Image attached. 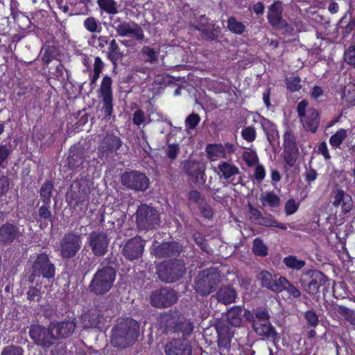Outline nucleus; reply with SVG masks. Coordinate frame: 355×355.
Here are the masks:
<instances>
[{
    "label": "nucleus",
    "instance_id": "nucleus-64",
    "mask_svg": "<svg viewBox=\"0 0 355 355\" xmlns=\"http://www.w3.org/2000/svg\"><path fill=\"white\" fill-rule=\"evenodd\" d=\"M179 152L180 147L178 144H171L168 145L166 155L170 159H175L178 155Z\"/></svg>",
    "mask_w": 355,
    "mask_h": 355
},
{
    "label": "nucleus",
    "instance_id": "nucleus-28",
    "mask_svg": "<svg viewBox=\"0 0 355 355\" xmlns=\"http://www.w3.org/2000/svg\"><path fill=\"white\" fill-rule=\"evenodd\" d=\"M19 236V228L11 223H6L0 226V244H11Z\"/></svg>",
    "mask_w": 355,
    "mask_h": 355
},
{
    "label": "nucleus",
    "instance_id": "nucleus-58",
    "mask_svg": "<svg viewBox=\"0 0 355 355\" xmlns=\"http://www.w3.org/2000/svg\"><path fill=\"white\" fill-rule=\"evenodd\" d=\"M241 137L248 142H252L256 139L257 132L254 126L245 127L241 130Z\"/></svg>",
    "mask_w": 355,
    "mask_h": 355
},
{
    "label": "nucleus",
    "instance_id": "nucleus-45",
    "mask_svg": "<svg viewBox=\"0 0 355 355\" xmlns=\"http://www.w3.org/2000/svg\"><path fill=\"white\" fill-rule=\"evenodd\" d=\"M227 28L230 32L236 35H242L245 31V26L236 20L235 17H230L227 19Z\"/></svg>",
    "mask_w": 355,
    "mask_h": 355
},
{
    "label": "nucleus",
    "instance_id": "nucleus-59",
    "mask_svg": "<svg viewBox=\"0 0 355 355\" xmlns=\"http://www.w3.org/2000/svg\"><path fill=\"white\" fill-rule=\"evenodd\" d=\"M1 355H24V350L21 346L10 345L3 348Z\"/></svg>",
    "mask_w": 355,
    "mask_h": 355
},
{
    "label": "nucleus",
    "instance_id": "nucleus-11",
    "mask_svg": "<svg viewBox=\"0 0 355 355\" xmlns=\"http://www.w3.org/2000/svg\"><path fill=\"white\" fill-rule=\"evenodd\" d=\"M186 268L182 260L172 261L159 266V278L165 282H174L180 279L184 274Z\"/></svg>",
    "mask_w": 355,
    "mask_h": 355
},
{
    "label": "nucleus",
    "instance_id": "nucleus-27",
    "mask_svg": "<svg viewBox=\"0 0 355 355\" xmlns=\"http://www.w3.org/2000/svg\"><path fill=\"white\" fill-rule=\"evenodd\" d=\"M55 340L66 338L71 336L76 329L73 321L65 320L62 322L50 323Z\"/></svg>",
    "mask_w": 355,
    "mask_h": 355
},
{
    "label": "nucleus",
    "instance_id": "nucleus-10",
    "mask_svg": "<svg viewBox=\"0 0 355 355\" xmlns=\"http://www.w3.org/2000/svg\"><path fill=\"white\" fill-rule=\"evenodd\" d=\"M300 282L304 288H329L331 285L334 286L333 281L320 270L315 269L304 272L300 277Z\"/></svg>",
    "mask_w": 355,
    "mask_h": 355
},
{
    "label": "nucleus",
    "instance_id": "nucleus-7",
    "mask_svg": "<svg viewBox=\"0 0 355 355\" xmlns=\"http://www.w3.org/2000/svg\"><path fill=\"white\" fill-rule=\"evenodd\" d=\"M53 334L50 324L48 327L40 324H32L28 331L33 342L45 351L56 343Z\"/></svg>",
    "mask_w": 355,
    "mask_h": 355
},
{
    "label": "nucleus",
    "instance_id": "nucleus-49",
    "mask_svg": "<svg viewBox=\"0 0 355 355\" xmlns=\"http://www.w3.org/2000/svg\"><path fill=\"white\" fill-rule=\"evenodd\" d=\"M85 28L90 33H101L102 26L98 20L94 17H87L83 23Z\"/></svg>",
    "mask_w": 355,
    "mask_h": 355
},
{
    "label": "nucleus",
    "instance_id": "nucleus-17",
    "mask_svg": "<svg viewBox=\"0 0 355 355\" xmlns=\"http://www.w3.org/2000/svg\"><path fill=\"white\" fill-rule=\"evenodd\" d=\"M121 138L112 132H107L98 146V157L107 159L114 153H116L122 146Z\"/></svg>",
    "mask_w": 355,
    "mask_h": 355
},
{
    "label": "nucleus",
    "instance_id": "nucleus-29",
    "mask_svg": "<svg viewBox=\"0 0 355 355\" xmlns=\"http://www.w3.org/2000/svg\"><path fill=\"white\" fill-rule=\"evenodd\" d=\"M253 329L257 334L267 338H272L274 342L279 340V336L275 327L269 322L254 323Z\"/></svg>",
    "mask_w": 355,
    "mask_h": 355
},
{
    "label": "nucleus",
    "instance_id": "nucleus-30",
    "mask_svg": "<svg viewBox=\"0 0 355 355\" xmlns=\"http://www.w3.org/2000/svg\"><path fill=\"white\" fill-rule=\"evenodd\" d=\"M83 154V149L77 146H72L69 149L67 157L69 168L75 170L81 166L85 162Z\"/></svg>",
    "mask_w": 355,
    "mask_h": 355
},
{
    "label": "nucleus",
    "instance_id": "nucleus-34",
    "mask_svg": "<svg viewBox=\"0 0 355 355\" xmlns=\"http://www.w3.org/2000/svg\"><path fill=\"white\" fill-rule=\"evenodd\" d=\"M218 346L219 348H229L230 347L231 337L228 328L225 325H217Z\"/></svg>",
    "mask_w": 355,
    "mask_h": 355
},
{
    "label": "nucleus",
    "instance_id": "nucleus-50",
    "mask_svg": "<svg viewBox=\"0 0 355 355\" xmlns=\"http://www.w3.org/2000/svg\"><path fill=\"white\" fill-rule=\"evenodd\" d=\"M263 205L270 207H277L279 205L280 199L273 191H267L261 198Z\"/></svg>",
    "mask_w": 355,
    "mask_h": 355
},
{
    "label": "nucleus",
    "instance_id": "nucleus-22",
    "mask_svg": "<svg viewBox=\"0 0 355 355\" xmlns=\"http://www.w3.org/2000/svg\"><path fill=\"white\" fill-rule=\"evenodd\" d=\"M182 250V246L178 242H163L154 249V254L157 259H172L175 261Z\"/></svg>",
    "mask_w": 355,
    "mask_h": 355
},
{
    "label": "nucleus",
    "instance_id": "nucleus-13",
    "mask_svg": "<svg viewBox=\"0 0 355 355\" xmlns=\"http://www.w3.org/2000/svg\"><path fill=\"white\" fill-rule=\"evenodd\" d=\"M82 239L80 234L73 232L66 233L60 241V252L63 259L74 257L80 250Z\"/></svg>",
    "mask_w": 355,
    "mask_h": 355
},
{
    "label": "nucleus",
    "instance_id": "nucleus-5",
    "mask_svg": "<svg viewBox=\"0 0 355 355\" xmlns=\"http://www.w3.org/2000/svg\"><path fill=\"white\" fill-rule=\"evenodd\" d=\"M308 104V101L305 99L297 103V116L306 131L315 133L320 125V114L317 109L313 107L308 108L306 110Z\"/></svg>",
    "mask_w": 355,
    "mask_h": 355
},
{
    "label": "nucleus",
    "instance_id": "nucleus-46",
    "mask_svg": "<svg viewBox=\"0 0 355 355\" xmlns=\"http://www.w3.org/2000/svg\"><path fill=\"white\" fill-rule=\"evenodd\" d=\"M257 225L265 227H278L283 230H286L288 228L286 224L278 222L277 220L274 219L271 216H262L259 221H257Z\"/></svg>",
    "mask_w": 355,
    "mask_h": 355
},
{
    "label": "nucleus",
    "instance_id": "nucleus-23",
    "mask_svg": "<svg viewBox=\"0 0 355 355\" xmlns=\"http://www.w3.org/2000/svg\"><path fill=\"white\" fill-rule=\"evenodd\" d=\"M166 355H191L192 348L187 340L174 339L168 343L164 347Z\"/></svg>",
    "mask_w": 355,
    "mask_h": 355
},
{
    "label": "nucleus",
    "instance_id": "nucleus-51",
    "mask_svg": "<svg viewBox=\"0 0 355 355\" xmlns=\"http://www.w3.org/2000/svg\"><path fill=\"white\" fill-rule=\"evenodd\" d=\"M141 54L145 62L155 63L157 61L159 53L148 46H144L141 50Z\"/></svg>",
    "mask_w": 355,
    "mask_h": 355
},
{
    "label": "nucleus",
    "instance_id": "nucleus-20",
    "mask_svg": "<svg viewBox=\"0 0 355 355\" xmlns=\"http://www.w3.org/2000/svg\"><path fill=\"white\" fill-rule=\"evenodd\" d=\"M257 279L261 282V286L265 288H295L284 277L272 276L268 271L263 270L257 275Z\"/></svg>",
    "mask_w": 355,
    "mask_h": 355
},
{
    "label": "nucleus",
    "instance_id": "nucleus-18",
    "mask_svg": "<svg viewBox=\"0 0 355 355\" xmlns=\"http://www.w3.org/2000/svg\"><path fill=\"white\" fill-rule=\"evenodd\" d=\"M89 246L96 257H103L108 250L110 239L107 234L103 231H93L88 237Z\"/></svg>",
    "mask_w": 355,
    "mask_h": 355
},
{
    "label": "nucleus",
    "instance_id": "nucleus-42",
    "mask_svg": "<svg viewBox=\"0 0 355 355\" xmlns=\"http://www.w3.org/2000/svg\"><path fill=\"white\" fill-rule=\"evenodd\" d=\"M216 297L218 302L224 304H229L234 302L236 297L235 290H218Z\"/></svg>",
    "mask_w": 355,
    "mask_h": 355
},
{
    "label": "nucleus",
    "instance_id": "nucleus-55",
    "mask_svg": "<svg viewBox=\"0 0 355 355\" xmlns=\"http://www.w3.org/2000/svg\"><path fill=\"white\" fill-rule=\"evenodd\" d=\"M338 313L343 315L352 325L355 327V311L344 306H340Z\"/></svg>",
    "mask_w": 355,
    "mask_h": 355
},
{
    "label": "nucleus",
    "instance_id": "nucleus-12",
    "mask_svg": "<svg viewBox=\"0 0 355 355\" xmlns=\"http://www.w3.org/2000/svg\"><path fill=\"white\" fill-rule=\"evenodd\" d=\"M121 182L126 188L137 191H144L149 186L147 176L135 170L123 173L121 175Z\"/></svg>",
    "mask_w": 355,
    "mask_h": 355
},
{
    "label": "nucleus",
    "instance_id": "nucleus-63",
    "mask_svg": "<svg viewBox=\"0 0 355 355\" xmlns=\"http://www.w3.org/2000/svg\"><path fill=\"white\" fill-rule=\"evenodd\" d=\"M243 159L249 166L254 165L258 162V157L254 152L245 151L243 154Z\"/></svg>",
    "mask_w": 355,
    "mask_h": 355
},
{
    "label": "nucleus",
    "instance_id": "nucleus-14",
    "mask_svg": "<svg viewBox=\"0 0 355 355\" xmlns=\"http://www.w3.org/2000/svg\"><path fill=\"white\" fill-rule=\"evenodd\" d=\"M283 138L284 159L286 165L292 167L295 164L299 155L296 137L292 130L288 129L285 131Z\"/></svg>",
    "mask_w": 355,
    "mask_h": 355
},
{
    "label": "nucleus",
    "instance_id": "nucleus-60",
    "mask_svg": "<svg viewBox=\"0 0 355 355\" xmlns=\"http://www.w3.org/2000/svg\"><path fill=\"white\" fill-rule=\"evenodd\" d=\"M323 96H324L323 88L319 85H314L311 89L310 97L318 103H322L325 101L322 98Z\"/></svg>",
    "mask_w": 355,
    "mask_h": 355
},
{
    "label": "nucleus",
    "instance_id": "nucleus-57",
    "mask_svg": "<svg viewBox=\"0 0 355 355\" xmlns=\"http://www.w3.org/2000/svg\"><path fill=\"white\" fill-rule=\"evenodd\" d=\"M345 62L355 69V44L350 45L345 50L343 55Z\"/></svg>",
    "mask_w": 355,
    "mask_h": 355
},
{
    "label": "nucleus",
    "instance_id": "nucleus-40",
    "mask_svg": "<svg viewBox=\"0 0 355 355\" xmlns=\"http://www.w3.org/2000/svg\"><path fill=\"white\" fill-rule=\"evenodd\" d=\"M107 57L114 65L116 64V62L122 57L119 46L114 39H112L109 43Z\"/></svg>",
    "mask_w": 355,
    "mask_h": 355
},
{
    "label": "nucleus",
    "instance_id": "nucleus-33",
    "mask_svg": "<svg viewBox=\"0 0 355 355\" xmlns=\"http://www.w3.org/2000/svg\"><path fill=\"white\" fill-rule=\"evenodd\" d=\"M183 169L186 174L192 178V180L196 183L199 178H202L205 175L200 164L194 161H187L184 162Z\"/></svg>",
    "mask_w": 355,
    "mask_h": 355
},
{
    "label": "nucleus",
    "instance_id": "nucleus-32",
    "mask_svg": "<svg viewBox=\"0 0 355 355\" xmlns=\"http://www.w3.org/2000/svg\"><path fill=\"white\" fill-rule=\"evenodd\" d=\"M194 329V324L190 319L186 318L183 314H180L178 319L175 333L182 334V340H187Z\"/></svg>",
    "mask_w": 355,
    "mask_h": 355
},
{
    "label": "nucleus",
    "instance_id": "nucleus-61",
    "mask_svg": "<svg viewBox=\"0 0 355 355\" xmlns=\"http://www.w3.org/2000/svg\"><path fill=\"white\" fill-rule=\"evenodd\" d=\"M300 204L297 203L294 199H289L286 201L284 206L285 213L287 216L295 214Z\"/></svg>",
    "mask_w": 355,
    "mask_h": 355
},
{
    "label": "nucleus",
    "instance_id": "nucleus-24",
    "mask_svg": "<svg viewBox=\"0 0 355 355\" xmlns=\"http://www.w3.org/2000/svg\"><path fill=\"white\" fill-rule=\"evenodd\" d=\"M181 313L176 309L164 312L159 318V327L164 334L175 333Z\"/></svg>",
    "mask_w": 355,
    "mask_h": 355
},
{
    "label": "nucleus",
    "instance_id": "nucleus-19",
    "mask_svg": "<svg viewBox=\"0 0 355 355\" xmlns=\"http://www.w3.org/2000/svg\"><path fill=\"white\" fill-rule=\"evenodd\" d=\"M220 282V275L214 268L203 270L195 278L194 288H216Z\"/></svg>",
    "mask_w": 355,
    "mask_h": 355
},
{
    "label": "nucleus",
    "instance_id": "nucleus-15",
    "mask_svg": "<svg viewBox=\"0 0 355 355\" xmlns=\"http://www.w3.org/2000/svg\"><path fill=\"white\" fill-rule=\"evenodd\" d=\"M145 245L146 240L137 235L125 243L121 251L122 254L128 261L138 260L144 254Z\"/></svg>",
    "mask_w": 355,
    "mask_h": 355
},
{
    "label": "nucleus",
    "instance_id": "nucleus-26",
    "mask_svg": "<svg viewBox=\"0 0 355 355\" xmlns=\"http://www.w3.org/2000/svg\"><path fill=\"white\" fill-rule=\"evenodd\" d=\"M331 203L336 208L340 206L342 212L345 214L350 212L353 208V201L351 196L346 193L341 189L334 191Z\"/></svg>",
    "mask_w": 355,
    "mask_h": 355
},
{
    "label": "nucleus",
    "instance_id": "nucleus-21",
    "mask_svg": "<svg viewBox=\"0 0 355 355\" xmlns=\"http://www.w3.org/2000/svg\"><path fill=\"white\" fill-rule=\"evenodd\" d=\"M175 290H155L150 295V304L156 308H165L177 302Z\"/></svg>",
    "mask_w": 355,
    "mask_h": 355
},
{
    "label": "nucleus",
    "instance_id": "nucleus-4",
    "mask_svg": "<svg viewBox=\"0 0 355 355\" xmlns=\"http://www.w3.org/2000/svg\"><path fill=\"white\" fill-rule=\"evenodd\" d=\"M90 187L88 181L83 178L75 180L66 193V200L76 207L87 205L89 200Z\"/></svg>",
    "mask_w": 355,
    "mask_h": 355
},
{
    "label": "nucleus",
    "instance_id": "nucleus-2",
    "mask_svg": "<svg viewBox=\"0 0 355 355\" xmlns=\"http://www.w3.org/2000/svg\"><path fill=\"white\" fill-rule=\"evenodd\" d=\"M284 3L281 0L274 1L268 7L267 20L269 25L277 31H282L285 35H293L294 27L284 18Z\"/></svg>",
    "mask_w": 355,
    "mask_h": 355
},
{
    "label": "nucleus",
    "instance_id": "nucleus-62",
    "mask_svg": "<svg viewBox=\"0 0 355 355\" xmlns=\"http://www.w3.org/2000/svg\"><path fill=\"white\" fill-rule=\"evenodd\" d=\"M254 312L255 318L258 319L259 320V322H265L269 321L270 315L265 308H257L256 309H254Z\"/></svg>",
    "mask_w": 355,
    "mask_h": 355
},
{
    "label": "nucleus",
    "instance_id": "nucleus-41",
    "mask_svg": "<svg viewBox=\"0 0 355 355\" xmlns=\"http://www.w3.org/2000/svg\"><path fill=\"white\" fill-rule=\"evenodd\" d=\"M347 137V130L340 128L329 138V144L332 148H340V145Z\"/></svg>",
    "mask_w": 355,
    "mask_h": 355
},
{
    "label": "nucleus",
    "instance_id": "nucleus-44",
    "mask_svg": "<svg viewBox=\"0 0 355 355\" xmlns=\"http://www.w3.org/2000/svg\"><path fill=\"white\" fill-rule=\"evenodd\" d=\"M212 28H206L201 35L202 39L208 42L216 41L221 33V28L215 23L211 24Z\"/></svg>",
    "mask_w": 355,
    "mask_h": 355
},
{
    "label": "nucleus",
    "instance_id": "nucleus-37",
    "mask_svg": "<svg viewBox=\"0 0 355 355\" xmlns=\"http://www.w3.org/2000/svg\"><path fill=\"white\" fill-rule=\"evenodd\" d=\"M241 306H235L230 309L226 313V319L228 324L234 327H239L242 323Z\"/></svg>",
    "mask_w": 355,
    "mask_h": 355
},
{
    "label": "nucleus",
    "instance_id": "nucleus-31",
    "mask_svg": "<svg viewBox=\"0 0 355 355\" xmlns=\"http://www.w3.org/2000/svg\"><path fill=\"white\" fill-rule=\"evenodd\" d=\"M261 126L266 135V138L270 143L279 139V135L277 125L268 119L260 115Z\"/></svg>",
    "mask_w": 355,
    "mask_h": 355
},
{
    "label": "nucleus",
    "instance_id": "nucleus-56",
    "mask_svg": "<svg viewBox=\"0 0 355 355\" xmlns=\"http://www.w3.org/2000/svg\"><path fill=\"white\" fill-rule=\"evenodd\" d=\"M201 118L197 113L192 112L185 119V127L189 130L195 129L200 123Z\"/></svg>",
    "mask_w": 355,
    "mask_h": 355
},
{
    "label": "nucleus",
    "instance_id": "nucleus-38",
    "mask_svg": "<svg viewBox=\"0 0 355 355\" xmlns=\"http://www.w3.org/2000/svg\"><path fill=\"white\" fill-rule=\"evenodd\" d=\"M42 60L46 65H49L60 54L59 49L53 45H46L42 49Z\"/></svg>",
    "mask_w": 355,
    "mask_h": 355
},
{
    "label": "nucleus",
    "instance_id": "nucleus-16",
    "mask_svg": "<svg viewBox=\"0 0 355 355\" xmlns=\"http://www.w3.org/2000/svg\"><path fill=\"white\" fill-rule=\"evenodd\" d=\"M116 271L111 266L98 269L94 274L89 288H112Z\"/></svg>",
    "mask_w": 355,
    "mask_h": 355
},
{
    "label": "nucleus",
    "instance_id": "nucleus-52",
    "mask_svg": "<svg viewBox=\"0 0 355 355\" xmlns=\"http://www.w3.org/2000/svg\"><path fill=\"white\" fill-rule=\"evenodd\" d=\"M283 263L288 268L295 270H300L306 265V262L304 260L298 259L296 256L293 255L286 257L283 260Z\"/></svg>",
    "mask_w": 355,
    "mask_h": 355
},
{
    "label": "nucleus",
    "instance_id": "nucleus-9",
    "mask_svg": "<svg viewBox=\"0 0 355 355\" xmlns=\"http://www.w3.org/2000/svg\"><path fill=\"white\" fill-rule=\"evenodd\" d=\"M112 83L110 76H105L101 80L98 92V96L102 103L101 111L105 118H110L114 112Z\"/></svg>",
    "mask_w": 355,
    "mask_h": 355
},
{
    "label": "nucleus",
    "instance_id": "nucleus-53",
    "mask_svg": "<svg viewBox=\"0 0 355 355\" xmlns=\"http://www.w3.org/2000/svg\"><path fill=\"white\" fill-rule=\"evenodd\" d=\"M252 252L257 256L266 257L268 255V249L260 238H256L253 241Z\"/></svg>",
    "mask_w": 355,
    "mask_h": 355
},
{
    "label": "nucleus",
    "instance_id": "nucleus-6",
    "mask_svg": "<svg viewBox=\"0 0 355 355\" xmlns=\"http://www.w3.org/2000/svg\"><path fill=\"white\" fill-rule=\"evenodd\" d=\"M135 222L139 230H150L159 225V214L154 208L143 204L135 213Z\"/></svg>",
    "mask_w": 355,
    "mask_h": 355
},
{
    "label": "nucleus",
    "instance_id": "nucleus-47",
    "mask_svg": "<svg viewBox=\"0 0 355 355\" xmlns=\"http://www.w3.org/2000/svg\"><path fill=\"white\" fill-rule=\"evenodd\" d=\"M99 8L110 15H115L119 12L116 3L114 0H97Z\"/></svg>",
    "mask_w": 355,
    "mask_h": 355
},
{
    "label": "nucleus",
    "instance_id": "nucleus-1",
    "mask_svg": "<svg viewBox=\"0 0 355 355\" xmlns=\"http://www.w3.org/2000/svg\"><path fill=\"white\" fill-rule=\"evenodd\" d=\"M139 334V324L136 320L123 319L112 329L111 343L114 347L122 349L130 347L137 340Z\"/></svg>",
    "mask_w": 355,
    "mask_h": 355
},
{
    "label": "nucleus",
    "instance_id": "nucleus-43",
    "mask_svg": "<svg viewBox=\"0 0 355 355\" xmlns=\"http://www.w3.org/2000/svg\"><path fill=\"white\" fill-rule=\"evenodd\" d=\"M37 222L46 223V222L53 223L54 217L52 215L50 205L44 204L38 209Z\"/></svg>",
    "mask_w": 355,
    "mask_h": 355
},
{
    "label": "nucleus",
    "instance_id": "nucleus-36",
    "mask_svg": "<svg viewBox=\"0 0 355 355\" xmlns=\"http://www.w3.org/2000/svg\"><path fill=\"white\" fill-rule=\"evenodd\" d=\"M205 152L210 159L226 157L225 149L221 144H208Z\"/></svg>",
    "mask_w": 355,
    "mask_h": 355
},
{
    "label": "nucleus",
    "instance_id": "nucleus-54",
    "mask_svg": "<svg viewBox=\"0 0 355 355\" xmlns=\"http://www.w3.org/2000/svg\"><path fill=\"white\" fill-rule=\"evenodd\" d=\"M343 98L348 107L355 105V84L349 85L345 88Z\"/></svg>",
    "mask_w": 355,
    "mask_h": 355
},
{
    "label": "nucleus",
    "instance_id": "nucleus-8",
    "mask_svg": "<svg viewBox=\"0 0 355 355\" xmlns=\"http://www.w3.org/2000/svg\"><path fill=\"white\" fill-rule=\"evenodd\" d=\"M112 26L119 36H132L139 43H141L144 40V30L135 21H126L118 17L112 19Z\"/></svg>",
    "mask_w": 355,
    "mask_h": 355
},
{
    "label": "nucleus",
    "instance_id": "nucleus-48",
    "mask_svg": "<svg viewBox=\"0 0 355 355\" xmlns=\"http://www.w3.org/2000/svg\"><path fill=\"white\" fill-rule=\"evenodd\" d=\"M301 78L298 76H292L285 78L286 89L291 92H297L302 89Z\"/></svg>",
    "mask_w": 355,
    "mask_h": 355
},
{
    "label": "nucleus",
    "instance_id": "nucleus-3",
    "mask_svg": "<svg viewBox=\"0 0 355 355\" xmlns=\"http://www.w3.org/2000/svg\"><path fill=\"white\" fill-rule=\"evenodd\" d=\"M31 275L30 282H33V277H42L49 280L53 279L55 275V266L50 260L49 254L46 252L35 253L31 256Z\"/></svg>",
    "mask_w": 355,
    "mask_h": 355
},
{
    "label": "nucleus",
    "instance_id": "nucleus-39",
    "mask_svg": "<svg viewBox=\"0 0 355 355\" xmlns=\"http://www.w3.org/2000/svg\"><path fill=\"white\" fill-rule=\"evenodd\" d=\"M53 184L51 181H46L40 189V200L47 205H51Z\"/></svg>",
    "mask_w": 355,
    "mask_h": 355
},
{
    "label": "nucleus",
    "instance_id": "nucleus-35",
    "mask_svg": "<svg viewBox=\"0 0 355 355\" xmlns=\"http://www.w3.org/2000/svg\"><path fill=\"white\" fill-rule=\"evenodd\" d=\"M68 72L64 64L60 62L54 71L49 72V80L53 79L59 82L61 85H65L69 79Z\"/></svg>",
    "mask_w": 355,
    "mask_h": 355
},
{
    "label": "nucleus",
    "instance_id": "nucleus-25",
    "mask_svg": "<svg viewBox=\"0 0 355 355\" xmlns=\"http://www.w3.org/2000/svg\"><path fill=\"white\" fill-rule=\"evenodd\" d=\"M218 168L219 170L218 174L220 177L226 180L231 179L230 183L232 185L236 186L241 183V176H239L238 179L235 178V175L241 174L239 168L236 166L227 162H221L218 165Z\"/></svg>",
    "mask_w": 355,
    "mask_h": 355
}]
</instances>
